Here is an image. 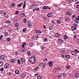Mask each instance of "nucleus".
Returning <instances> with one entry per match:
<instances>
[{
	"mask_svg": "<svg viewBox=\"0 0 79 79\" xmlns=\"http://www.w3.org/2000/svg\"><path fill=\"white\" fill-rule=\"evenodd\" d=\"M29 61L31 64H34L35 62V58L34 56H31L30 57L29 59Z\"/></svg>",
	"mask_w": 79,
	"mask_h": 79,
	"instance_id": "1",
	"label": "nucleus"
},
{
	"mask_svg": "<svg viewBox=\"0 0 79 79\" xmlns=\"http://www.w3.org/2000/svg\"><path fill=\"white\" fill-rule=\"evenodd\" d=\"M26 76V73H25L22 74L21 75V77L22 78H24V77H25Z\"/></svg>",
	"mask_w": 79,
	"mask_h": 79,
	"instance_id": "2",
	"label": "nucleus"
},
{
	"mask_svg": "<svg viewBox=\"0 0 79 79\" xmlns=\"http://www.w3.org/2000/svg\"><path fill=\"white\" fill-rule=\"evenodd\" d=\"M52 16H53V14H52V13H48L47 15V16L48 18H50L51 17H52Z\"/></svg>",
	"mask_w": 79,
	"mask_h": 79,
	"instance_id": "3",
	"label": "nucleus"
},
{
	"mask_svg": "<svg viewBox=\"0 0 79 79\" xmlns=\"http://www.w3.org/2000/svg\"><path fill=\"white\" fill-rule=\"evenodd\" d=\"M71 29L73 31H76L77 29V28L76 27H75V26H72L71 27Z\"/></svg>",
	"mask_w": 79,
	"mask_h": 79,
	"instance_id": "4",
	"label": "nucleus"
},
{
	"mask_svg": "<svg viewBox=\"0 0 79 79\" xmlns=\"http://www.w3.org/2000/svg\"><path fill=\"white\" fill-rule=\"evenodd\" d=\"M9 65V64L8 63H6L4 65V68H5L6 69V68H8V66Z\"/></svg>",
	"mask_w": 79,
	"mask_h": 79,
	"instance_id": "5",
	"label": "nucleus"
},
{
	"mask_svg": "<svg viewBox=\"0 0 79 79\" xmlns=\"http://www.w3.org/2000/svg\"><path fill=\"white\" fill-rule=\"evenodd\" d=\"M59 69H59V68H58L57 67H55L53 69V72L54 73H56V70H59Z\"/></svg>",
	"mask_w": 79,
	"mask_h": 79,
	"instance_id": "6",
	"label": "nucleus"
},
{
	"mask_svg": "<svg viewBox=\"0 0 79 79\" xmlns=\"http://www.w3.org/2000/svg\"><path fill=\"white\" fill-rule=\"evenodd\" d=\"M21 61L23 63H26V59L24 58H22L21 59Z\"/></svg>",
	"mask_w": 79,
	"mask_h": 79,
	"instance_id": "7",
	"label": "nucleus"
},
{
	"mask_svg": "<svg viewBox=\"0 0 79 79\" xmlns=\"http://www.w3.org/2000/svg\"><path fill=\"white\" fill-rule=\"evenodd\" d=\"M42 66H43V68H45V65H46V63L44 62L41 63Z\"/></svg>",
	"mask_w": 79,
	"mask_h": 79,
	"instance_id": "8",
	"label": "nucleus"
},
{
	"mask_svg": "<svg viewBox=\"0 0 79 79\" xmlns=\"http://www.w3.org/2000/svg\"><path fill=\"white\" fill-rule=\"evenodd\" d=\"M35 33H36V34H40L42 33V31L38 30H35Z\"/></svg>",
	"mask_w": 79,
	"mask_h": 79,
	"instance_id": "9",
	"label": "nucleus"
},
{
	"mask_svg": "<svg viewBox=\"0 0 79 79\" xmlns=\"http://www.w3.org/2000/svg\"><path fill=\"white\" fill-rule=\"evenodd\" d=\"M49 67H52V65L53 64L52 63V61H50L49 62Z\"/></svg>",
	"mask_w": 79,
	"mask_h": 79,
	"instance_id": "10",
	"label": "nucleus"
},
{
	"mask_svg": "<svg viewBox=\"0 0 79 79\" xmlns=\"http://www.w3.org/2000/svg\"><path fill=\"white\" fill-rule=\"evenodd\" d=\"M71 54L73 56H74V55H76V53L75 51H72L71 52Z\"/></svg>",
	"mask_w": 79,
	"mask_h": 79,
	"instance_id": "11",
	"label": "nucleus"
},
{
	"mask_svg": "<svg viewBox=\"0 0 79 79\" xmlns=\"http://www.w3.org/2000/svg\"><path fill=\"white\" fill-rule=\"evenodd\" d=\"M60 52L62 53H63V54H66V51L64 50H61Z\"/></svg>",
	"mask_w": 79,
	"mask_h": 79,
	"instance_id": "12",
	"label": "nucleus"
},
{
	"mask_svg": "<svg viewBox=\"0 0 79 79\" xmlns=\"http://www.w3.org/2000/svg\"><path fill=\"white\" fill-rule=\"evenodd\" d=\"M79 74L77 72L76 73V74L75 75L76 78H77L79 77Z\"/></svg>",
	"mask_w": 79,
	"mask_h": 79,
	"instance_id": "13",
	"label": "nucleus"
},
{
	"mask_svg": "<svg viewBox=\"0 0 79 79\" xmlns=\"http://www.w3.org/2000/svg\"><path fill=\"white\" fill-rule=\"evenodd\" d=\"M0 58L1 59V60H4L5 59V56H0Z\"/></svg>",
	"mask_w": 79,
	"mask_h": 79,
	"instance_id": "14",
	"label": "nucleus"
},
{
	"mask_svg": "<svg viewBox=\"0 0 79 79\" xmlns=\"http://www.w3.org/2000/svg\"><path fill=\"white\" fill-rule=\"evenodd\" d=\"M15 26L16 28H18V26H19V23H16L15 24Z\"/></svg>",
	"mask_w": 79,
	"mask_h": 79,
	"instance_id": "15",
	"label": "nucleus"
},
{
	"mask_svg": "<svg viewBox=\"0 0 79 79\" xmlns=\"http://www.w3.org/2000/svg\"><path fill=\"white\" fill-rule=\"evenodd\" d=\"M58 41H59L60 42H61V43H63V42H64V41L63 40L60 39H58Z\"/></svg>",
	"mask_w": 79,
	"mask_h": 79,
	"instance_id": "16",
	"label": "nucleus"
},
{
	"mask_svg": "<svg viewBox=\"0 0 79 79\" xmlns=\"http://www.w3.org/2000/svg\"><path fill=\"white\" fill-rule=\"evenodd\" d=\"M65 57L66 58H68V59H69L70 58V56L69 55H66Z\"/></svg>",
	"mask_w": 79,
	"mask_h": 79,
	"instance_id": "17",
	"label": "nucleus"
},
{
	"mask_svg": "<svg viewBox=\"0 0 79 79\" xmlns=\"http://www.w3.org/2000/svg\"><path fill=\"white\" fill-rule=\"evenodd\" d=\"M55 35L56 37H58V36H60V34L59 33H56Z\"/></svg>",
	"mask_w": 79,
	"mask_h": 79,
	"instance_id": "18",
	"label": "nucleus"
},
{
	"mask_svg": "<svg viewBox=\"0 0 79 79\" xmlns=\"http://www.w3.org/2000/svg\"><path fill=\"white\" fill-rule=\"evenodd\" d=\"M66 14L67 15H69V16H70V15H71V12H67Z\"/></svg>",
	"mask_w": 79,
	"mask_h": 79,
	"instance_id": "19",
	"label": "nucleus"
},
{
	"mask_svg": "<svg viewBox=\"0 0 79 79\" xmlns=\"http://www.w3.org/2000/svg\"><path fill=\"white\" fill-rule=\"evenodd\" d=\"M37 79H42V77L40 76H37Z\"/></svg>",
	"mask_w": 79,
	"mask_h": 79,
	"instance_id": "20",
	"label": "nucleus"
},
{
	"mask_svg": "<svg viewBox=\"0 0 79 79\" xmlns=\"http://www.w3.org/2000/svg\"><path fill=\"white\" fill-rule=\"evenodd\" d=\"M17 62L18 64H21V60H20L19 59H18L17 60Z\"/></svg>",
	"mask_w": 79,
	"mask_h": 79,
	"instance_id": "21",
	"label": "nucleus"
},
{
	"mask_svg": "<svg viewBox=\"0 0 79 79\" xmlns=\"http://www.w3.org/2000/svg\"><path fill=\"white\" fill-rule=\"evenodd\" d=\"M49 30H52V29H53V27L52 26H50L49 27Z\"/></svg>",
	"mask_w": 79,
	"mask_h": 79,
	"instance_id": "22",
	"label": "nucleus"
},
{
	"mask_svg": "<svg viewBox=\"0 0 79 79\" xmlns=\"http://www.w3.org/2000/svg\"><path fill=\"white\" fill-rule=\"evenodd\" d=\"M3 66V63L2 62H0V66Z\"/></svg>",
	"mask_w": 79,
	"mask_h": 79,
	"instance_id": "23",
	"label": "nucleus"
},
{
	"mask_svg": "<svg viewBox=\"0 0 79 79\" xmlns=\"http://www.w3.org/2000/svg\"><path fill=\"white\" fill-rule=\"evenodd\" d=\"M34 44V43H31L30 44H29L30 47H32Z\"/></svg>",
	"mask_w": 79,
	"mask_h": 79,
	"instance_id": "24",
	"label": "nucleus"
},
{
	"mask_svg": "<svg viewBox=\"0 0 79 79\" xmlns=\"http://www.w3.org/2000/svg\"><path fill=\"white\" fill-rule=\"evenodd\" d=\"M15 6V3H12L10 5V6L11 7H13V6Z\"/></svg>",
	"mask_w": 79,
	"mask_h": 79,
	"instance_id": "25",
	"label": "nucleus"
},
{
	"mask_svg": "<svg viewBox=\"0 0 79 79\" xmlns=\"http://www.w3.org/2000/svg\"><path fill=\"white\" fill-rule=\"evenodd\" d=\"M43 8L44 9V10H46V9H47V6H44L43 7Z\"/></svg>",
	"mask_w": 79,
	"mask_h": 79,
	"instance_id": "26",
	"label": "nucleus"
},
{
	"mask_svg": "<svg viewBox=\"0 0 79 79\" xmlns=\"http://www.w3.org/2000/svg\"><path fill=\"white\" fill-rule=\"evenodd\" d=\"M19 71H18V70H16L15 71V74H19Z\"/></svg>",
	"mask_w": 79,
	"mask_h": 79,
	"instance_id": "27",
	"label": "nucleus"
},
{
	"mask_svg": "<svg viewBox=\"0 0 79 79\" xmlns=\"http://www.w3.org/2000/svg\"><path fill=\"white\" fill-rule=\"evenodd\" d=\"M25 45H26V43H23V44L22 45L23 48H24V46H25Z\"/></svg>",
	"mask_w": 79,
	"mask_h": 79,
	"instance_id": "28",
	"label": "nucleus"
},
{
	"mask_svg": "<svg viewBox=\"0 0 79 79\" xmlns=\"http://www.w3.org/2000/svg\"><path fill=\"white\" fill-rule=\"evenodd\" d=\"M27 50H26V49L24 48L22 50V52H26V51H27Z\"/></svg>",
	"mask_w": 79,
	"mask_h": 79,
	"instance_id": "29",
	"label": "nucleus"
},
{
	"mask_svg": "<svg viewBox=\"0 0 79 79\" xmlns=\"http://www.w3.org/2000/svg\"><path fill=\"white\" fill-rule=\"evenodd\" d=\"M64 38L65 40H67V39H68V37L66 35L64 36Z\"/></svg>",
	"mask_w": 79,
	"mask_h": 79,
	"instance_id": "30",
	"label": "nucleus"
},
{
	"mask_svg": "<svg viewBox=\"0 0 79 79\" xmlns=\"http://www.w3.org/2000/svg\"><path fill=\"white\" fill-rule=\"evenodd\" d=\"M10 62H11V63H14V62H15V60L12 59L11 60Z\"/></svg>",
	"mask_w": 79,
	"mask_h": 79,
	"instance_id": "31",
	"label": "nucleus"
},
{
	"mask_svg": "<svg viewBox=\"0 0 79 79\" xmlns=\"http://www.w3.org/2000/svg\"><path fill=\"white\" fill-rule=\"evenodd\" d=\"M56 23L57 24H60L61 23V21L58 20L56 21Z\"/></svg>",
	"mask_w": 79,
	"mask_h": 79,
	"instance_id": "32",
	"label": "nucleus"
},
{
	"mask_svg": "<svg viewBox=\"0 0 79 79\" xmlns=\"http://www.w3.org/2000/svg\"><path fill=\"white\" fill-rule=\"evenodd\" d=\"M75 23L77 24H78V23H79V20H78L75 19Z\"/></svg>",
	"mask_w": 79,
	"mask_h": 79,
	"instance_id": "33",
	"label": "nucleus"
},
{
	"mask_svg": "<svg viewBox=\"0 0 79 79\" xmlns=\"http://www.w3.org/2000/svg\"><path fill=\"white\" fill-rule=\"evenodd\" d=\"M7 40L8 42H10L11 40V39L10 38H8L7 39Z\"/></svg>",
	"mask_w": 79,
	"mask_h": 79,
	"instance_id": "34",
	"label": "nucleus"
},
{
	"mask_svg": "<svg viewBox=\"0 0 79 79\" xmlns=\"http://www.w3.org/2000/svg\"><path fill=\"white\" fill-rule=\"evenodd\" d=\"M35 10H36L37 11H39V10H40V8L38 7H36L35 8Z\"/></svg>",
	"mask_w": 79,
	"mask_h": 79,
	"instance_id": "35",
	"label": "nucleus"
},
{
	"mask_svg": "<svg viewBox=\"0 0 79 79\" xmlns=\"http://www.w3.org/2000/svg\"><path fill=\"white\" fill-rule=\"evenodd\" d=\"M6 36H8V33L7 32H6L4 34Z\"/></svg>",
	"mask_w": 79,
	"mask_h": 79,
	"instance_id": "36",
	"label": "nucleus"
},
{
	"mask_svg": "<svg viewBox=\"0 0 79 79\" xmlns=\"http://www.w3.org/2000/svg\"><path fill=\"white\" fill-rule=\"evenodd\" d=\"M21 6H22V5L21 4H19L17 5L18 7H20Z\"/></svg>",
	"mask_w": 79,
	"mask_h": 79,
	"instance_id": "37",
	"label": "nucleus"
},
{
	"mask_svg": "<svg viewBox=\"0 0 79 79\" xmlns=\"http://www.w3.org/2000/svg\"><path fill=\"white\" fill-rule=\"evenodd\" d=\"M39 69V67H37L35 69V71H37Z\"/></svg>",
	"mask_w": 79,
	"mask_h": 79,
	"instance_id": "38",
	"label": "nucleus"
},
{
	"mask_svg": "<svg viewBox=\"0 0 79 79\" xmlns=\"http://www.w3.org/2000/svg\"><path fill=\"white\" fill-rule=\"evenodd\" d=\"M25 16V15L23 13H22L21 15V17H24Z\"/></svg>",
	"mask_w": 79,
	"mask_h": 79,
	"instance_id": "39",
	"label": "nucleus"
},
{
	"mask_svg": "<svg viewBox=\"0 0 79 79\" xmlns=\"http://www.w3.org/2000/svg\"><path fill=\"white\" fill-rule=\"evenodd\" d=\"M27 53L28 55H31V52H30V51H28L27 52Z\"/></svg>",
	"mask_w": 79,
	"mask_h": 79,
	"instance_id": "40",
	"label": "nucleus"
},
{
	"mask_svg": "<svg viewBox=\"0 0 79 79\" xmlns=\"http://www.w3.org/2000/svg\"><path fill=\"white\" fill-rule=\"evenodd\" d=\"M74 51L75 52H77V53H79V51H78V50H77V49H75V50H74Z\"/></svg>",
	"mask_w": 79,
	"mask_h": 79,
	"instance_id": "41",
	"label": "nucleus"
},
{
	"mask_svg": "<svg viewBox=\"0 0 79 79\" xmlns=\"http://www.w3.org/2000/svg\"><path fill=\"white\" fill-rule=\"evenodd\" d=\"M66 68L67 69H69V68H70V66L68 65L66 66Z\"/></svg>",
	"mask_w": 79,
	"mask_h": 79,
	"instance_id": "42",
	"label": "nucleus"
},
{
	"mask_svg": "<svg viewBox=\"0 0 79 79\" xmlns=\"http://www.w3.org/2000/svg\"><path fill=\"white\" fill-rule=\"evenodd\" d=\"M23 32H26L27 30L25 28H24L23 29Z\"/></svg>",
	"mask_w": 79,
	"mask_h": 79,
	"instance_id": "43",
	"label": "nucleus"
},
{
	"mask_svg": "<svg viewBox=\"0 0 79 79\" xmlns=\"http://www.w3.org/2000/svg\"><path fill=\"white\" fill-rule=\"evenodd\" d=\"M51 23L53 24H52V25H54V24H55V23L54 21H52Z\"/></svg>",
	"mask_w": 79,
	"mask_h": 79,
	"instance_id": "44",
	"label": "nucleus"
},
{
	"mask_svg": "<svg viewBox=\"0 0 79 79\" xmlns=\"http://www.w3.org/2000/svg\"><path fill=\"white\" fill-rule=\"evenodd\" d=\"M74 2V0H69V3H73Z\"/></svg>",
	"mask_w": 79,
	"mask_h": 79,
	"instance_id": "45",
	"label": "nucleus"
},
{
	"mask_svg": "<svg viewBox=\"0 0 79 79\" xmlns=\"http://www.w3.org/2000/svg\"><path fill=\"white\" fill-rule=\"evenodd\" d=\"M44 61V62H46V61H47V58H45L44 59V60H43Z\"/></svg>",
	"mask_w": 79,
	"mask_h": 79,
	"instance_id": "46",
	"label": "nucleus"
},
{
	"mask_svg": "<svg viewBox=\"0 0 79 79\" xmlns=\"http://www.w3.org/2000/svg\"><path fill=\"white\" fill-rule=\"evenodd\" d=\"M23 22L24 23H26V19H24L23 20Z\"/></svg>",
	"mask_w": 79,
	"mask_h": 79,
	"instance_id": "47",
	"label": "nucleus"
},
{
	"mask_svg": "<svg viewBox=\"0 0 79 79\" xmlns=\"http://www.w3.org/2000/svg\"><path fill=\"white\" fill-rule=\"evenodd\" d=\"M5 22H6V23H8V24H9V23H10V21L9 20H6Z\"/></svg>",
	"mask_w": 79,
	"mask_h": 79,
	"instance_id": "48",
	"label": "nucleus"
},
{
	"mask_svg": "<svg viewBox=\"0 0 79 79\" xmlns=\"http://www.w3.org/2000/svg\"><path fill=\"white\" fill-rule=\"evenodd\" d=\"M0 70L1 71H3L4 70V69L3 68H2L0 69Z\"/></svg>",
	"mask_w": 79,
	"mask_h": 79,
	"instance_id": "49",
	"label": "nucleus"
},
{
	"mask_svg": "<svg viewBox=\"0 0 79 79\" xmlns=\"http://www.w3.org/2000/svg\"><path fill=\"white\" fill-rule=\"evenodd\" d=\"M47 41V38H45L44 39V42H46Z\"/></svg>",
	"mask_w": 79,
	"mask_h": 79,
	"instance_id": "50",
	"label": "nucleus"
},
{
	"mask_svg": "<svg viewBox=\"0 0 79 79\" xmlns=\"http://www.w3.org/2000/svg\"><path fill=\"white\" fill-rule=\"evenodd\" d=\"M28 26H31V23H29L28 24Z\"/></svg>",
	"mask_w": 79,
	"mask_h": 79,
	"instance_id": "51",
	"label": "nucleus"
},
{
	"mask_svg": "<svg viewBox=\"0 0 79 79\" xmlns=\"http://www.w3.org/2000/svg\"><path fill=\"white\" fill-rule=\"evenodd\" d=\"M8 31H9V33H11L12 32V30H8Z\"/></svg>",
	"mask_w": 79,
	"mask_h": 79,
	"instance_id": "52",
	"label": "nucleus"
},
{
	"mask_svg": "<svg viewBox=\"0 0 79 79\" xmlns=\"http://www.w3.org/2000/svg\"><path fill=\"white\" fill-rule=\"evenodd\" d=\"M3 37V35H1V36H0V40L2 39Z\"/></svg>",
	"mask_w": 79,
	"mask_h": 79,
	"instance_id": "53",
	"label": "nucleus"
},
{
	"mask_svg": "<svg viewBox=\"0 0 79 79\" xmlns=\"http://www.w3.org/2000/svg\"><path fill=\"white\" fill-rule=\"evenodd\" d=\"M15 14L16 15H18L19 13V11H16L15 13Z\"/></svg>",
	"mask_w": 79,
	"mask_h": 79,
	"instance_id": "54",
	"label": "nucleus"
},
{
	"mask_svg": "<svg viewBox=\"0 0 79 79\" xmlns=\"http://www.w3.org/2000/svg\"><path fill=\"white\" fill-rule=\"evenodd\" d=\"M63 76H66V73H64L63 74Z\"/></svg>",
	"mask_w": 79,
	"mask_h": 79,
	"instance_id": "55",
	"label": "nucleus"
},
{
	"mask_svg": "<svg viewBox=\"0 0 79 79\" xmlns=\"http://www.w3.org/2000/svg\"><path fill=\"white\" fill-rule=\"evenodd\" d=\"M11 73L10 72H9V73H7V75L8 76H10V75H11Z\"/></svg>",
	"mask_w": 79,
	"mask_h": 79,
	"instance_id": "56",
	"label": "nucleus"
},
{
	"mask_svg": "<svg viewBox=\"0 0 79 79\" xmlns=\"http://www.w3.org/2000/svg\"><path fill=\"white\" fill-rule=\"evenodd\" d=\"M76 19L77 20H78L79 21V16H78L76 18Z\"/></svg>",
	"mask_w": 79,
	"mask_h": 79,
	"instance_id": "57",
	"label": "nucleus"
},
{
	"mask_svg": "<svg viewBox=\"0 0 79 79\" xmlns=\"http://www.w3.org/2000/svg\"><path fill=\"white\" fill-rule=\"evenodd\" d=\"M57 77H62V76L61 75H60V76L57 75Z\"/></svg>",
	"mask_w": 79,
	"mask_h": 79,
	"instance_id": "58",
	"label": "nucleus"
},
{
	"mask_svg": "<svg viewBox=\"0 0 79 79\" xmlns=\"http://www.w3.org/2000/svg\"><path fill=\"white\" fill-rule=\"evenodd\" d=\"M26 7V4H23V8H25Z\"/></svg>",
	"mask_w": 79,
	"mask_h": 79,
	"instance_id": "59",
	"label": "nucleus"
},
{
	"mask_svg": "<svg viewBox=\"0 0 79 79\" xmlns=\"http://www.w3.org/2000/svg\"><path fill=\"white\" fill-rule=\"evenodd\" d=\"M41 48L43 50H44V48H44V47L42 46L41 47Z\"/></svg>",
	"mask_w": 79,
	"mask_h": 79,
	"instance_id": "60",
	"label": "nucleus"
},
{
	"mask_svg": "<svg viewBox=\"0 0 79 79\" xmlns=\"http://www.w3.org/2000/svg\"><path fill=\"white\" fill-rule=\"evenodd\" d=\"M73 26H75V27L76 26H77V24H74L73 25Z\"/></svg>",
	"mask_w": 79,
	"mask_h": 79,
	"instance_id": "61",
	"label": "nucleus"
},
{
	"mask_svg": "<svg viewBox=\"0 0 79 79\" xmlns=\"http://www.w3.org/2000/svg\"><path fill=\"white\" fill-rule=\"evenodd\" d=\"M61 56L63 58H64V55L62 54L61 55Z\"/></svg>",
	"mask_w": 79,
	"mask_h": 79,
	"instance_id": "62",
	"label": "nucleus"
},
{
	"mask_svg": "<svg viewBox=\"0 0 79 79\" xmlns=\"http://www.w3.org/2000/svg\"><path fill=\"white\" fill-rule=\"evenodd\" d=\"M76 7H77V8H79V5H76Z\"/></svg>",
	"mask_w": 79,
	"mask_h": 79,
	"instance_id": "63",
	"label": "nucleus"
},
{
	"mask_svg": "<svg viewBox=\"0 0 79 79\" xmlns=\"http://www.w3.org/2000/svg\"><path fill=\"white\" fill-rule=\"evenodd\" d=\"M77 42L78 43V44H79V39L77 40Z\"/></svg>",
	"mask_w": 79,
	"mask_h": 79,
	"instance_id": "64",
	"label": "nucleus"
}]
</instances>
